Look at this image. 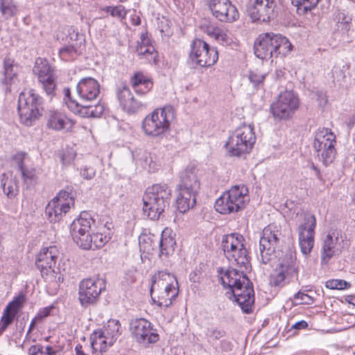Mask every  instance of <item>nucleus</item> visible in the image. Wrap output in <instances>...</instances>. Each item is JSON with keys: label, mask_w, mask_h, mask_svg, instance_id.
Segmentation results:
<instances>
[{"label": "nucleus", "mask_w": 355, "mask_h": 355, "mask_svg": "<svg viewBox=\"0 0 355 355\" xmlns=\"http://www.w3.org/2000/svg\"><path fill=\"white\" fill-rule=\"evenodd\" d=\"M76 91L79 101L71 97L69 89H64V101L67 107L81 117H99L104 111V106L99 102L92 105L100 94V84L92 78H83L78 83Z\"/></svg>", "instance_id": "1"}, {"label": "nucleus", "mask_w": 355, "mask_h": 355, "mask_svg": "<svg viewBox=\"0 0 355 355\" xmlns=\"http://www.w3.org/2000/svg\"><path fill=\"white\" fill-rule=\"evenodd\" d=\"M250 269L239 270L229 268L220 276L222 284L225 288H230L226 295L238 303L245 313L252 311L254 302L252 283L246 275Z\"/></svg>", "instance_id": "2"}, {"label": "nucleus", "mask_w": 355, "mask_h": 355, "mask_svg": "<svg viewBox=\"0 0 355 355\" xmlns=\"http://www.w3.org/2000/svg\"><path fill=\"white\" fill-rule=\"evenodd\" d=\"M289 40L280 34L266 33L260 35L255 40L254 51L261 60L284 57L291 51Z\"/></svg>", "instance_id": "3"}, {"label": "nucleus", "mask_w": 355, "mask_h": 355, "mask_svg": "<svg viewBox=\"0 0 355 355\" xmlns=\"http://www.w3.org/2000/svg\"><path fill=\"white\" fill-rule=\"evenodd\" d=\"M171 190L166 184H155L146 189L143 197L144 214L150 220H158L168 207Z\"/></svg>", "instance_id": "4"}, {"label": "nucleus", "mask_w": 355, "mask_h": 355, "mask_svg": "<svg viewBox=\"0 0 355 355\" xmlns=\"http://www.w3.org/2000/svg\"><path fill=\"white\" fill-rule=\"evenodd\" d=\"M221 246L226 258L239 269H251L248 252L245 248L243 236L232 233L223 236Z\"/></svg>", "instance_id": "5"}, {"label": "nucleus", "mask_w": 355, "mask_h": 355, "mask_svg": "<svg viewBox=\"0 0 355 355\" xmlns=\"http://www.w3.org/2000/svg\"><path fill=\"white\" fill-rule=\"evenodd\" d=\"M42 98L33 89L21 92L17 105L21 123L26 126L33 125L42 116Z\"/></svg>", "instance_id": "6"}, {"label": "nucleus", "mask_w": 355, "mask_h": 355, "mask_svg": "<svg viewBox=\"0 0 355 355\" xmlns=\"http://www.w3.org/2000/svg\"><path fill=\"white\" fill-rule=\"evenodd\" d=\"M248 189L246 186H233L225 192L215 202L214 207L221 214L237 212L245 207L250 200Z\"/></svg>", "instance_id": "7"}, {"label": "nucleus", "mask_w": 355, "mask_h": 355, "mask_svg": "<svg viewBox=\"0 0 355 355\" xmlns=\"http://www.w3.org/2000/svg\"><path fill=\"white\" fill-rule=\"evenodd\" d=\"M255 141L253 126L243 124L230 135L225 147L230 156L240 157L250 152Z\"/></svg>", "instance_id": "8"}, {"label": "nucleus", "mask_w": 355, "mask_h": 355, "mask_svg": "<svg viewBox=\"0 0 355 355\" xmlns=\"http://www.w3.org/2000/svg\"><path fill=\"white\" fill-rule=\"evenodd\" d=\"M173 117L174 110L171 106L155 109L143 120L142 129L148 136L160 137L169 130L170 123Z\"/></svg>", "instance_id": "9"}, {"label": "nucleus", "mask_w": 355, "mask_h": 355, "mask_svg": "<svg viewBox=\"0 0 355 355\" xmlns=\"http://www.w3.org/2000/svg\"><path fill=\"white\" fill-rule=\"evenodd\" d=\"M121 334V324L119 320H109L103 327L94 331L91 336V347L94 352H105L111 347Z\"/></svg>", "instance_id": "10"}, {"label": "nucleus", "mask_w": 355, "mask_h": 355, "mask_svg": "<svg viewBox=\"0 0 355 355\" xmlns=\"http://www.w3.org/2000/svg\"><path fill=\"white\" fill-rule=\"evenodd\" d=\"M336 135L326 128H319L315 133L313 148L320 159L325 166H328L335 159Z\"/></svg>", "instance_id": "11"}, {"label": "nucleus", "mask_w": 355, "mask_h": 355, "mask_svg": "<svg viewBox=\"0 0 355 355\" xmlns=\"http://www.w3.org/2000/svg\"><path fill=\"white\" fill-rule=\"evenodd\" d=\"M282 232L280 227L270 224L262 232V236L259 241V256L258 259L266 264L273 259L275 255V250L278 247Z\"/></svg>", "instance_id": "12"}, {"label": "nucleus", "mask_w": 355, "mask_h": 355, "mask_svg": "<svg viewBox=\"0 0 355 355\" xmlns=\"http://www.w3.org/2000/svg\"><path fill=\"white\" fill-rule=\"evenodd\" d=\"M298 272L299 266L295 254L286 253L271 275L270 284L274 286H283L293 278L297 277Z\"/></svg>", "instance_id": "13"}, {"label": "nucleus", "mask_w": 355, "mask_h": 355, "mask_svg": "<svg viewBox=\"0 0 355 355\" xmlns=\"http://www.w3.org/2000/svg\"><path fill=\"white\" fill-rule=\"evenodd\" d=\"M297 217H300L303 220L297 228V232L301 252L307 255L314 245L316 219L314 215L303 211L297 213Z\"/></svg>", "instance_id": "14"}, {"label": "nucleus", "mask_w": 355, "mask_h": 355, "mask_svg": "<svg viewBox=\"0 0 355 355\" xmlns=\"http://www.w3.org/2000/svg\"><path fill=\"white\" fill-rule=\"evenodd\" d=\"M191 47L189 58L194 64L200 67L212 66L218 59L216 49L210 47L207 43L200 39L194 40Z\"/></svg>", "instance_id": "15"}, {"label": "nucleus", "mask_w": 355, "mask_h": 355, "mask_svg": "<svg viewBox=\"0 0 355 355\" xmlns=\"http://www.w3.org/2000/svg\"><path fill=\"white\" fill-rule=\"evenodd\" d=\"M105 287L106 284L103 278L93 277L81 281L78 292L81 305L87 306L95 303Z\"/></svg>", "instance_id": "16"}, {"label": "nucleus", "mask_w": 355, "mask_h": 355, "mask_svg": "<svg viewBox=\"0 0 355 355\" xmlns=\"http://www.w3.org/2000/svg\"><path fill=\"white\" fill-rule=\"evenodd\" d=\"M297 96L291 91L281 93L277 101L272 103L270 110L274 117L287 119L292 116L299 107Z\"/></svg>", "instance_id": "17"}, {"label": "nucleus", "mask_w": 355, "mask_h": 355, "mask_svg": "<svg viewBox=\"0 0 355 355\" xmlns=\"http://www.w3.org/2000/svg\"><path fill=\"white\" fill-rule=\"evenodd\" d=\"M59 256L60 251L55 245L42 248L37 255L35 264L46 279H55V268Z\"/></svg>", "instance_id": "18"}, {"label": "nucleus", "mask_w": 355, "mask_h": 355, "mask_svg": "<svg viewBox=\"0 0 355 355\" xmlns=\"http://www.w3.org/2000/svg\"><path fill=\"white\" fill-rule=\"evenodd\" d=\"M130 330L132 337L139 343H155L159 340V335L153 328V324L144 318L131 320Z\"/></svg>", "instance_id": "19"}, {"label": "nucleus", "mask_w": 355, "mask_h": 355, "mask_svg": "<svg viewBox=\"0 0 355 355\" xmlns=\"http://www.w3.org/2000/svg\"><path fill=\"white\" fill-rule=\"evenodd\" d=\"M207 6L220 21L232 23L239 17L237 8L230 0H207Z\"/></svg>", "instance_id": "20"}, {"label": "nucleus", "mask_w": 355, "mask_h": 355, "mask_svg": "<svg viewBox=\"0 0 355 355\" xmlns=\"http://www.w3.org/2000/svg\"><path fill=\"white\" fill-rule=\"evenodd\" d=\"M33 71L37 76V79L46 94L49 96L54 95L56 87L55 75L47 60L37 58Z\"/></svg>", "instance_id": "21"}, {"label": "nucleus", "mask_w": 355, "mask_h": 355, "mask_svg": "<svg viewBox=\"0 0 355 355\" xmlns=\"http://www.w3.org/2000/svg\"><path fill=\"white\" fill-rule=\"evenodd\" d=\"M94 220L90 214L87 211L80 213L78 218L75 219L71 224L70 231L73 239L78 245H86L89 243L85 238Z\"/></svg>", "instance_id": "22"}, {"label": "nucleus", "mask_w": 355, "mask_h": 355, "mask_svg": "<svg viewBox=\"0 0 355 355\" xmlns=\"http://www.w3.org/2000/svg\"><path fill=\"white\" fill-rule=\"evenodd\" d=\"M277 0H255L254 4L248 10L253 21H268L275 17Z\"/></svg>", "instance_id": "23"}, {"label": "nucleus", "mask_w": 355, "mask_h": 355, "mask_svg": "<svg viewBox=\"0 0 355 355\" xmlns=\"http://www.w3.org/2000/svg\"><path fill=\"white\" fill-rule=\"evenodd\" d=\"M116 96L123 110L128 114L135 113L142 107V104L134 98L129 87L125 85L118 87Z\"/></svg>", "instance_id": "24"}, {"label": "nucleus", "mask_w": 355, "mask_h": 355, "mask_svg": "<svg viewBox=\"0 0 355 355\" xmlns=\"http://www.w3.org/2000/svg\"><path fill=\"white\" fill-rule=\"evenodd\" d=\"M24 302L23 296H18L12 301L8 303L3 311V315L0 322V334H2L7 327L10 325L16 315L22 307Z\"/></svg>", "instance_id": "25"}, {"label": "nucleus", "mask_w": 355, "mask_h": 355, "mask_svg": "<svg viewBox=\"0 0 355 355\" xmlns=\"http://www.w3.org/2000/svg\"><path fill=\"white\" fill-rule=\"evenodd\" d=\"M341 250L339 232H333L328 234L323 241L322 259L328 261L329 259Z\"/></svg>", "instance_id": "26"}, {"label": "nucleus", "mask_w": 355, "mask_h": 355, "mask_svg": "<svg viewBox=\"0 0 355 355\" xmlns=\"http://www.w3.org/2000/svg\"><path fill=\"white\" fill-rule=\"evenodd\" d=\"M176 285L165 286L158 287V289L151 286L150 293L157 295L158 298L159 306L168 307L172 304V301L175 299L178 294Z\"/></svg>", "instance_id": "27"}, {"label": "nucleus", "mask_w": 355, "mask_h": 355, "mask_svg": "<svg viewBox=\"0 0 355 355\" xmlns=\"http://www.w3.org/2000/svg\"><path fill=\"white\" fill-rule=\"evenodd\" d=\"M74 125L72 119H70L61 112L50 111L48 115L47 126L55 130H70Z\"/></svg>", "instance_id": "28"}, {"label": "nucleus", "mask_w": 355, "mask_h": 355, "mask_svg": "<svg viewBox=\"0 0 355 355\" xmlns=\"http://www.w3.org/2000/svg\"><path fill=\"white\" fill-rule=\"evenodd\" d=\"M20 70L21 67L14 60L5 58L3 60V78L1 83L10 86L16 84Z\"/></svg>", "instance_id": "29"}, {"label": "nucleus", "mask_w": 355, "mask_h": 355, "mask_svg": "<svg viewBox=\"0 0 355 355\" xmlns=\"http://www.w3.org/2000/svg\"><path fill=\"white\" fill-rule=\"evenodd\" d=\"M70 208L68 204H60L53 198L47 205L45 213L51 222L59 221L65 215Z\"/></svg>", "instance_id": "30"}, {"label": "nucleus", "mask_w": 355, "mask_h": 355, "mask_svg": "<svg viewBox=\"0 0 355 355\" xmlns=\"http://www.w3.org/2000/svg\"><path fill=\"white\" fill-rule=\"evenodd\" d=\"M196 194L197 193L195 192L178 189L176 203L180 212L184 213L195 206L196 202Z\"/></svg>", "instance_id": "31"}, {"label": "nucleus", "mask_w": 355, "mask_h": 355, "mask_svg": "<svg viewBox=\"0 0 355 355\" xmlns=\"http://www.w3.org/2000/svg\"><path fill=\"white\" fill-rule=\"evenodd\" d=\"M200 188V182L196 174L191 170L184 171L180 176L178 189L197 193Z\"/></svg>", "instance_id": "32"}, {"label": "nucleus", "mask_w": 355, "mask_h": 355, "mask_svg": "<svg viewBox=\"0 0 355 355\" xmlns=\"http://www.w3.org/2000/svg\"><path fill=\"white\" fill-rule=\"evenodd\" d=\"M131 83L135 92L139 94L148 93L153 86L151 78L145 76L141 72H137L131 78Z\"/></svg>", "instance_id": "33"}, {"label": "nucleus", "mask_w": 355, "mask_h": 355, "mask_svg": "<svg viewBox=\"0 0 355 355\" xmlns=\"http://www.w3.org/2000/svg\"><path fill=\"white\" fill-rule=\"evenodd\" d=\"M171 230L169 228H165L161 234L159 239V248L161 255L166 257L173 253L176 242L173 236H171Z\"/></svg>", "instance_id": "34"}, {"label": "nucleus", "mask_w": 355, "mask_h": 355, "mask_svg": "<svg viewBox=\"0 0 355 355\" xmlns=\"http://www.w3.org/2000/svg\"><path fill=\"white\" fill-rule=\"evenodd\" d=\"M87 239V243L86 245H79L84 250H96L100 248L109 241L110 239V233L103 234L101 232L93 233L92 234H87L85 236V239Z\"/></svg>", "instance_id": "35"}, {"label": "nucleus", "mask_w": 355, "mask_h": 355, "mask_svg": "<svg viewBox=\"0 0 355 355\" xmlns=\"http://www.w3.org/2000/svg\"><path fill=\"white\" fill-rule=\"evenodd\" d=\"M150 41L141 36V42L137 46V53L140 58H146L148 61L150 62L154 60L157 56V52L154 46L149 44Z\"/></svg>", "instance_id": "36"}, {"label": "nucleus", "mask_w": 355, "mask_h": 355, "mask_svg": "<svg viewBox=\"0 0 355 355\" xmlns=\"http://www.w3.org/2000/svg\"><path fill=\"white\" fill-rule=\"evenodd\" d=\"M175 284L177 285L178 282L173 275L166 271H159L154 275L151 286L158 289V287Z\"/></svg>", "instance_id": "37"}, {"label": "nucleus", "mask_w": 355, "mask_h": 355, "mask_svg": "<svg viewBox=\"0 0 355 355\" xmlns=\"http://www.w3.org/2000/svg\"><path fill=\"white\" fill-rule=\"evenodd\" d=\"M205 32L209 36L213 37L222 44H227L230 42L231 39L229 37L227 32L218 26H208L206 28Z\"/></svg>", "instance_id": "38"}, {"label": "nucleus", "mask_w": 355, "mask_h": 355, "mask_svg": "<svg viewBox=\"0 0 355 355\" xmlns=\"http://www.w3.org/2000/svg\"><path fill=\"white\" fill-rule=\"evenodd\" d=\"M6 174H3V178L1 180V185L3 187V192L9 198L15 197L19 191V186L17 181L15 178L8 180L5 179Z\"/></svg>", "instance_id": "39"}, {"label": "nucleus", "mask_w": 355, "mask_h": 355, "mask_svg": "<svg viewBox=\"0 0 355 355\" xmlns=\"http://www.w3.org/2000/svg\"><path fill=\"white\" fill-rule=\"evenodd\" d=\"M21 173L23 181L27 188H30L35 185L37 182V177L34 168H25L23 171H21Z\"/></svg>", "instance_id": "40"}, {"label": "nucleus", "mask_w": 355, "mask_h": 355, "mask_svg": "<svg viewBox=\"0 0 355 355\" xmlns=\"http://www.w3.org/2000/svg\"><path fill=\"white\" fill-rule=\"evenodd\" d=\"M53 198L58 201L60 204H68L69 208H71V206L74 205L73 194L72 193L71 191H69V188L67 189L61 190Z\"/></svg>", "instance_id": "41"}, {"label": "nucleus", "mask_w": 355, "mask_h": 355, "mask_svg": "<svg viewBox=\"0 0 355 355\" xmlns=\"http://www.w3.org/2000/svg\"><path fill=\"white\" fill-rule=\"evenodd\" d=\"M0 10L6 17H10L17 12V8L13 0H1Z\"/></svg>", "instance_id": "42"}, {"label": "nucleus", "mask_w": 355, "mask_h": 355, "mask_svg": "<svg viewBox=\"0 0 355 355\" xmlns=\"http://www.w3.org/2000/svg\"><path fill=\"white\" fill-rule=\"evenodd\" d=\"M29 355H53L55 354V351L51 346H46L44 347L41 345H32L28 349Z\"/></svg>", "instance_id": "43"}, {"label": "nucleus", "mask_w": 355, "mask_h": 355, "mask_svg": "<svg viewBox=\"0 0 355 355\" xmlns=\"http://www.w3.org/2000/svg\"><path fill=\"white\" fill-rule=\"evenodd\" d=\"M59 54L62 60L67 61L77 55L76 46L74 44L67 45L60 49Z\"/></svg>", "instance_id": "44"}, {"label": "nucleus", "mask_w": 355, "mask_h": 355, "mask_svg": "<svg viewBox=\"0 0 355 355\" xmlns=\"http://www.w3.org/2000/svg\"><path fill=\"white\" fill-rule=\"evenodd\" d=\"M320 0H291L293 6L299 8L302 6L306 11L314 8Z\"/></svg>", "instance_id": "45"}, {"label": "nucleus", "mask_w": 355, "mask_h": 355, "mask_svg": "<svg viewBox=\"0 0 355 355\" xmlns=\"http://www.w3.org/2000/svg\"><path fill=\"white\" fill-rule=\"evenodd\" d=\"M105 11L110 13L112 17H116L119 19L124 18L126 15L125 8L121 5L116 6H107L105 8Z\"/></svg>", "instance_id": "46"}, {"label": "nucleus", "mask_w": 355, "mask_h": 355, "mask_svg": "<svg viewBox=\"0 0 355 355\" xmlns=\"http://www.w3.org/2000/svg\"><path fill=\"white\" fill-rule=\"evenodd\" d=\"M350 284L345 280L333 279L327 282V287L331 289H344L349 287Z\"/></svg>", "instance_id": "47"}, {"label": "nucleus", "mask_w": 355, "mask_h": 355, "mask_svg": "<svg viewBox=\"0 0 355 355\" xmlns=\"http://www.w3.org/2000/svg\"><path fill=\"white\" fill-rule=\"evenodd\" d=\"M154 241L148 236H144L139 238V246L144 252H149L153 249Z\"/></svg>", "instance_id": "48"}, {"label": "nucleus", "mask_w": 355, "mask_h": 355, "mask_svg": "<svg viewBox=\"0 0 355 355\" xmlns=\"http://www.w3.org/2000/svg\"><path fill=\"white\" fill-rule=\"evenodd\" d=\"M345 78V73L340 67L334 66L331 70V78L334 82H341Z\"/></svg>", "instance_id": "49"}, {"label": "nucleus", "mask_w": 355, "mask_h": 355, "mask_svg": "<svg viewBox=\"0 0 355 355\" xmlns=\"http://www.w3.org/2000/svg\"><path fill=\"white\" fill-rule=\"evenodd\" d=\"M249 79L255 87H259V85L263 83L265 79V75L256 71H251Z\"/></svg>", "instance_id": "50"}, {"label": "nucleus", "mask_w": 355, "mask_h": 355, "mask_svg": "<svg viewBox=\"0 0 355 355\" xmlns=\"http://www.w3.org/2000/svg\"><path fill=\"white\" fill-rule=\"evenodd\" d=\"M144 159V163L143 166L147 168L149 171H154L157 169V164L153 162L152 157L148 153H145L143 156Z\"/></svg>", "instance_id": "51"}, {"label": "nucleus", "mask_w": 355, "mask_h": 355, "mask_svg": "<svg viewBox=\"0 0 355 355\" xmlns=\"http://www.w3.org/2000/svg\"><path fill=\"white\" fill-rule=\"evenodd\" d=\"M80 175L85 180H92L96 175L95 170L92 167H85L80 170Z\"/></svg>", "instance_id": "52"}, {"label": "nucleus", "mask_w": 355, "mask_h": 355, "mask_svg": "<svg viewBox=\"0 0 355 355\" xmlns=\"http://www.w3.org/2000/svg\"><path fill=\"white\" fill-rule=\"evenodd\" d=\"M26 155L25 153H18L13 156V160L17 163L19 170L23 171L25 168L24 166V159Z\"/></svg>", "instance_id": "53"}, {"label": "nucleus", "mask_w": 355, "mask_h": 355, "mask_svg": "<svg viewBox=\"0 0 355 355\" xmlns=\"http://www.w3.org/2000/svg\"><path fill=\"white\" fill-rule=\"evenodd\" d=\"M225 332L217 329H208L207 336L212 340H218L224 336Z\"/></svg>", "instance_id": "54"}, {"label": "nucleus", "mask_w": 355, "mask_h": 355, "mask_svg": "<svg viewBox=\"0 0 355 355\" xmlns=\"http://www.w3.org/2000/svg\"><path fill=\"white\" fill-rule=\"evenodd\" d=\"M53 309V306H47V307H44L42 309H40L37 315H35L37 317V318H38L40 321H42L43 319H44L45 318L48 317L50 313H51V310Z\"/></svg>", "instance_id": "55"}, {"label": "nucleus", "mask_w": 355, "mask_h": 355, "mask_svg": "<svg viewBox=\"0 0 355 355\" xmlns=\"http://www.w3.org/2000/svg\"><path fill=\"white\" fill-rule=\"evenodd\" d=\"M308 326V324L306 321L304 320H301V321H299L296 323H295L293 326H292V329H306Z\"/></svg>", "instance_id": "56"}, {"label": "nucleus", "mask_w": 355, "mask_h": 355, "mask_svg": "<svg viewBox=\"0 0 355 355\" xmlns=\"http://www.w3.org/2000/svg\"><path fill=\"white\" fill-rule=\"evenodd\" d=\"M316 95L318 96V101H319L320 105L326 104L327 99L326 98V95L321 91L317 92Z\"/></svg>", "instance_id": "57"}, {"label": "nucleus", "mask_w": 355, "mask_h": 355, "mask_svg": "<svg viewBox=\"0 0 355 355\" xmlns=\"http://www.w3.org/2000/svg\"><path fill=\"white\" fill-rule=\"evenodd\" d=\"M295 297V299L296 300H298V301H299V302H302L304 297H306L308 300H311V297L309 295L305 294V293H302V292H298V293H297L295 295V297Z\"/></svg>", "instance_id": "58"}, {"label": "nucleus", "mask_w": 355, "mask_h": 355, "mask_svg": "<svg viewBox=\"0 0 355 355\" xmlns=\"http://www.w3.org/2000/svg\"><path fill=\"white\" fill-rule=\"evenodd\" d=\"M75 355H87L83 350V346L80 344H78L75 347Z\"/></svg>", "instance_id": "59"}, {"label": "nucleus", "mask_w": 355, "mask_h": 355, "mask_svg": "<svg viewBox=\"0 0 355 355\" xmlns=\"http://www.w3.org/2000/svg\"><path fill=\"white\" fill-rule=\"evenodd\" d=\"M39 322H40V320L38 318H37L36 316H35V318L32 320L30 324L29 329L28 330V334H29L33 329L35 324Z\"/></svg>", "instance_id": "60"}, {"label": "nucleus", "mask_w": 355, "mask_h": 355, "mask_svg": "<svg viewBox=\"0 0 355 355\" xmlns=\"http://www.w3.org/2000/svg\"><path fill=\"white\" fill-rule=\"evenodd\" d=\"M74 157V155H73L72 157L68 158L65 155H63L62 156V162L63 164H67L70 162V161Z\"/></svg>", "instance_id": "61"}, {"label": "nucleus", "mask_w": 355, "mask_h": 355, "mask_svg": "<svg viewBox=\"0 0 355 355\" xmlns=\"http://www.w3.org/2000/svg\"><path fill=\"white\" fill-rule=\"evenodd\" d=\"M347 301L349 303L355 305V296L349 295L347 296Z\"/></svg>", "instance_id": "62"}, {"label": "nucleus", "mask_w": 355, "mask_h": 355, "mask_svg": "<svg viewBox=\"0 0 355 355\" xmlns=\"http://www.w3.org/2000/svg\"><path fill=\"white\" fill-rule=\"evenodd\" d=\"M311 168H313V171H315L316 175L318 177H320V171H319V169L313 164H312Z\"/></svg>", "instance_id": "63"}, {"label": "nucleus", "mask_w": 355, "mask_h": 355, "mask_svg": "<svg viewBox=\"0 0 355 355\" xmlns=\"http://www.w3.org/2000/svg\"><path fill=\"white\" fill-rule=\"evenodd\" d=\"M313 301V299L308 300L306 297H304L302 302H300V304H309Z\"/></svg>", "instance_id": "64"}]
</instances>
